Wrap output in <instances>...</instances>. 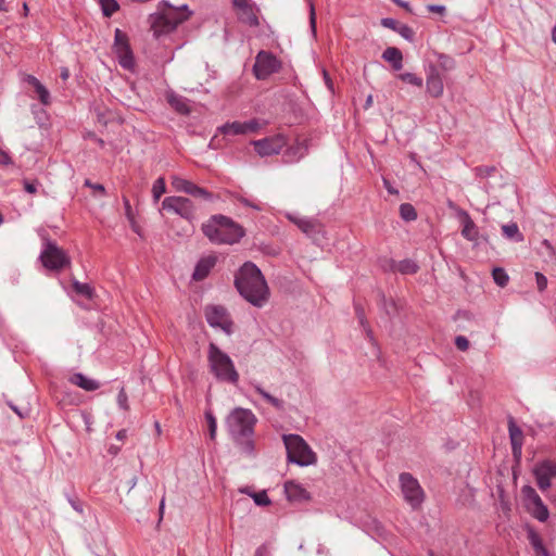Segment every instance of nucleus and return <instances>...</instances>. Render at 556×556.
<instances>
[{
  "mask_svg": "<svg viewBox=\"0 0 556 556\" xmlns=\"http://www.w3.org/2000/svg\"><path fill=\"white\" fill-rule=\"evenodd\" d=\"M150 18L151 28L153 30L154 37L156 38L163 35H167L177 28L175 26V22L172 23L163 13L151 15Z\"/></svg>",
  "mask_w": 556,
  "mask_h": 556,
  "instance_id": "obj_18",
  "label": "nucleus"
},
{
  "mask_svg": "<svg viewBox=\"0 0 556 556\" xmlns=\"http://www.w3.org/2000/svg\"><path fill=\"white\" fill-rule=\"evenodd\" d=\"M166 192V184L163 177H159L152 186L153 200L156 202Z\"/></svg>",
  "mask_w": 556,
  "mask_h": 556,
  "instance_id": "obj_43",
  "label": "nucleus"
},
{
  "mask_svg": "<svg viewBox=\"0 0 556 556\" xmlns=\"http://www.w3.org/2000/svg\"><path fill=\"white\" fill-rule=\"evenodd\" d=\"M396 33L405 40L413 42L415 40V31L406 24H401Z\"/></svg>",
  "mask_w": 556,
  "mask_h": 556,
  "instance_id": "obj_46",
  "label": "nucleus"
},
{
  "mask_svg": "<svg viewBox=\"0 0 556 556\" xmlns=\"http://www.w3.org/2000/svg\"><path fill=\"white\" fill-rule=\"evenodd\" d=\"M528 511L532 515V517H534L536 520L541 522L546 521L549 517L548 508L544 503L533 507Z\"/></svg>",
  "mask_w": 556,
  "mask_h": 556,
  "instance_id": "obj_38",
  "label": "nucleus"
},
{
  "mask_svg": "<svg viewBox=\"0 0 556 556\" xmlns=\"http://www.w3.org/2000/svg\"><path fill=\"white\" fill-rule=\"evenodd\" d=\"M73 290L78 294L84 296L87 300H92L94 296V289L85 282H80L77 279L72 280Z\"/></svg>",
  "mask_w": 556,
  "mask_h": 556,
  "instance_id": "obj_30",
  "label": "nucleus"
},
{
  "mask_svg": "<svg viewBox=\"0 0 556 556\" xmlns=\"http://www.w3.org/2000/svg\"><path fill=\"white\" fill-rule=\"evenodd\" d=\"M309 26H311L312 31L315 34L316 33V13H315V8H314L313 3L309 4Z\"/></svg>",
  "mask_w": 556,
  "mask_h": 556,
  "instance_id": "obj_58",
  "label": "nucleus"
},
{
  "mask_svg": "<svg viewBox=\"0 0 556 556\" xmlns=\"http://www.w3.org/2000/svg\"><path fill=\"white\" fill-rule=\"evenodd\" d=\"M249 11V15L247 17V22L249 23V25L251 26H257L258 25V18L257 16L252 12V10H248Z\"/></svg>",
  "mask_w": 556,
  "mask_h": 556,
  "instance_id": "obj_63",
  "label": "nucleus"
},
{
  "mask_svg": "<svg viewBox=\"0 0 556 556\" xmlns=\"http://www.w3.org/2000/svg\"><path fill=\"white\" fill-rule=\"evenodd\" d=\"M128 397H127V394L125 392L124 389H122L118 394H117V403H118V406L122 408V409H128Z\"/></svg>",
  "mask_w": 556,
  "mask_h": 556,
  "instance_id": "obj_55",
  "label": "nucleus"
},
{
  "mask_svg": "<svg viewBox=\"0 0 556 556\" xmlns=\"http://www.w3.org/2000/svg\"><path fill=\"white\" fill-rule=\"evenodd\" d=\"M172 185L176 191L184 192V193L188 194L189 192L192 191V187H193L194 182L184 179V178H180L178 176H174Z\"/></svg>",
  "mask_w": 556,
  "mask_h": 556,
  "instance_id": "obj_34",
  "label": "nucleus"
},
{
  "mask_svg": "<svg viewBox=\"0 0 556 556\" xmlns=\"http://www.w3.org/2000/svg\"><path fill=\"white\" fill-rule=\"evenodd\" d=\"M254 556H269L267 547L265 545H261L256 548Z\"/></svg>",
  "mask_w": 556,
  "mask_h": 556,
  "instance_id": "obj_64",
  "label": "nucleus"
},
{
  "mask_svg": "<svg viewBox=\"0 0 556 556\" xmlns=\"http://www.w3.org/2000/svg\"><path fill=\"white\" fill-rule=\"evenodd\" d=\"M252 144L254 146V149L258 155L269 156L274 154H279L287 144V140L283 136L277 135L273 137H266L260 140H253Z\"/></svg>",
  "mask_w": 556,
  "mask_h": 556,
  "instance_id": "obj_14",
  "label": "nucleus"
},
{
  "mask_svg": "<svg viewBox=\"0 0 556 556\" xmlns=\"http://www.w3.org/2000/svg\"><path fill=\"white\" fill-rule=\"evenodd\" d=\"M98 2L105 17H111L119 9L116 0H98Z\"/></svg>",
  "mask_w": 556,
  "mask_h": 556,
  "instance_id": "obj_35",
  "label": "nucleus"
},
{
  "mask_svg": "<svg viewBox=\"0 0 556 556\" xmlns=\"http://www.w3.org/2000/svg\"><path fill=\"white\" fill-rule=\"evenodd\" d=\"M400 216L405 222H413L417 218V212L410 203L400 205Z\"/></svg>",
  "mask_w": 556,
  "mask_h": 556,
  "instance_id": "obj_36",
  "label": "nucleus"
},
{
  "mask_svg": "<svg viewBox=\"0 0 556 556\" xmlns=\"http://www.w3.org/2000/svg\"><path fill=\"white\" fill-rule=\"evenodd\" d=\"M207 361L210 370L216 380L230 384L238 383L239 372L232 359L213 342L208 344Z\"/></svg>",
  "mask_w": 556,
  "mask_h": 556,
  "instance_id": "obj_3",
  "label": "nucleus"
},
{
  "mask_svg": "<svg viewBox=\"0 0 556 556\" xmlns=\"http://www.w3.org/2000/svg\"><path fill=\"white\" fill-rule=\"evenodd\" d=\"M39 185H40L39 181L36 179H34V180L24 179L23 180L24 190L30 194H35L38 191Z\"/></svg>",
  "mask_w": 556,
  "mask_h": 556,
  "instance_id": "obj_49",
  "label": "nucleus"
},
{
  "mask_svg": "<svg viewBox=\"0 0 556 556\" xmlns=\"http://www.w3.org/2000/svg\"><path fill=\"white\" fill-rule=\"evenodd\" d=\"M287 218L314 240H317L319 236L324 237V227L317 219L298 217L290 213L287 214Z\"/></svg>",
  "mask_w": 556,
  "mask_h": 556,
  "instance_id": "obj_16",
  "label": "nucleus"
},
{
  "mask_svg": "<svg viewBox=\"0 0 556 556\" xmlns=\"http://www.w3.org/2000/svg\"><path fill=\"white\" fill-rule=\"evenodd\" d=\"M508 433L510 439V445L514 443H522L523 444V433L519 426L516 425L513 417L508 420Z\"/></svg>",
  "mask_w": 556,
  "mask_h": 556,
  "instance_id": "obj_33",
  "label": "nucleus"
},
{
  "mask_svg": "<svg viewBox=\"0 0 556 556\" xmlns=\"http://www.w3.org/2000/svg\"><path fill=\"white\" fill-rule=\"evenodd\" d=\"M70 381L85 391H96L100 388L99 381L91 379L81 372L72 375Z\"/></svg>",
  "mask_w": 556,
  "mask_h": 556,
  "instance_id": "obj_23",
  "label": "nucleus"
},
{
  "mask_svg": "<svg viewBox=\"0 0 556 556\" xmlns=\"http://www.w3.org/2000/svg\"><path fill=\"white\" fill-rule=\"evenodd\" d=\"M459 220L462 224V236L466 240L472 242L473 248H478L482 243L489 242V237L479 231L478 226L466 211L462 210L459 212Z\"/></svg>",
  "mask_w": 556,
  "mask_h": 556,
  "instance_id": "obj_13",
  "label": "nucleus"
},
{
  "mask_svg": "<svg viewBox=\"0 0 556 556\" xmlns=\"http://www.w3.org/2000/svg\"><path fill=\"white\" fill-rule=\"evenodd\" d=\"M188 194L193 198H199V199H202V200L208 201V202L214 200V194L212 192H210L207 189L202 188L195 184L192 187V191L189 192Z\"/></svg>",
  "mask_w": 556,
  "mask_h": 556,
  "instance_id": "obj_39",
  "label": "nucleus"
},
{
  "mask_svg": "<svg viewBox=\"0 0 556 556\" xmlns=\"http://www.w3.org/2000/svg\"><path fill=\"white\" fill-rule=\"evenodd\" d=\"M256 421L251 409L236 407L226 418V428L232 440H240L243 437H253Z\"/></svg>",
  "mask_w": 556,
  "mask_h": 556,
  "instance_id": "obj_4",
  "label": "nucleus"
},
{
  "mask_svg": "<svg viewBox=\"0 0 556 556\" xmlns=\"http://www.w3.org/2000/svg\"><path fill=\"white\" fill-rule=\"evenodd\" d=\"M9 164H12L11 156L5 151L0 150V165H9Z\"/></svg>",
  "mask_w": 556,
  "mask_h": 556,
  "instance_id": "obj_61",
  "label": "nucleus"
},
{
  "mask_svg": "<svg viewBox=\"0 0 556 556\" xmlns=\"http://www.w3.org/2000/svg\"><path fill=\"white\" fill-rule=\"evenodd\" d=\"M503 236L514 242H522L525 237L519 230L517 223L511 222L502 226Z\"/></svg>",
  "mask_w": 556,
  "mask_h": 556,
  "instance_id": "obj_28",
  "label": "nucleus"
},
{
  "mask_svg": "<svg viewBox=\"0 0 556 556\" xmlns=\"http://www.w3.org/2000/svg\"><path fill=\"white\" fill-rule=\"evenodd\" d=\"M66 498L72 508L78 514L84 513V502L75 494H66Z\"/></svg>",
  "mask_w": 556,
  "mask_h": 556,
  "instance_id": "obj_47",
  "label": "nucleus"
},
{
  "mask_svg": "<svg viewBox=\"0 0 556 556\" xmlns=\"http://www.w3.org/2000/svg\"><path fill=\"white\" fill-rule=\"evenodd\" d=\"M280 68L281 62L274 53L261 50L255 56V63L252 71L256 79L265 80L270 75L279 72Z\"/></svg>",
  "mask_w": 556,
  "mask_h": 556,
  "instance_id": "obj_7",
  "label": "nucleus"
},
{
  "mask_svg": "<svg viewBox=\"0 0 556 556\" xmlns=\"http://www.w3.org/2000/svg\"><path fill=\"white\" fill-rule=\"evenodd\" d=\"M162 208L173 212L189 222L195 218V206L189 198L166 197L162 202Z\"/></svg>",
  "mask_w": 556,
  "mask_h": 556,
  "instance_id": "obj_10",
  "label": "nucleus"
},
{
  "mask_svg": "<svg viewBox=\"0 0 556 556\" xmlns=\"http://www.w3.org/2000/svg\"><path fill=\"white\" fill-rule=\"evenodd\" d=\"M240 492L251 496L257 506H268L271 502L266 491L253 492L248 486L240 489Z\"/></svg>",
  "mask_w": 556,
  "mask_h": 556,
  "instance_id": "obj_31",
  "label": "nucleus"
},
{
  "mask_svg": "<svg viewBox=\"0 0 556 556\" xmlns=\"http://www.w3.org/2000/svg\"><path fill=\"white\" fill-rule=\"evenodd\" d=\"M511 454L515 463L519 464L522 456V443H514V445H511Z\"/></svg>",
  "mask_w": 556,
  "mask_h": 556,
  "instance_id": "obj_52",
  "label": "nucleus"
},
{
  "mask_svg": "<svg viewBox=\"0 0 556 556\" xmlns=\"http://www.w3.org/2000/svg\"><path fill=\"white\" fill-rule=\"evenodd\" d=\"M532 473L539 489L544 492L551 488L552 479L556 478V462L551 459L540 460L534 465Z\"/></svg>",
  "mask_w": 556,
  "mask_h": 556,
  "instance_id": "obj_12",
  "label": "nucleus"
},
{
  "mask_svg": "<svg viewBox=\"0 0 556 556\" xmlns=\"http://www.w3.org/2000/svg\"><path fill=\"white\" fill-rule=\"evenodd\" d=\"M356 312H357V316H358V318H359V323H361V325L364 327V329H365V331H366V336H367V338L369 339V341H374L372 331H371L369 328H367V324H366V321H365V319H364V315H363V313H361V312L358 311V308L356 309Z\"/></svg>",
  "mask_w": 556,
  "mask_h": 556,
  "instance_id": "obj_57",
  "label": "nucleus"
},
{
  "mask_svg": "<svg viewBox=\"0 0 556 556\" xmlns=\"http://www.w3.org/2000/svg\"><path fill=\"white\" fill-rule=\"evenodd\" d=\"M397 78L401 79L403 83L416 86L418 88L422 87L424 85V79L414 73H402L397 76Z\"/></svg>",
  "mask_w": 556,
  "mask_h": 556,
  "instance_id": "obj_42",
  "label": "nucleus"
},
{
  "mask_svg": "<svg viewBox=\"0 0 556 556\" xmlns=\"http://www.w3.org/2000/svg\"><path fill=\"white\" fill-rule=\"evenodd\" d=\"M123 203H124L125 215H126L127 219L130 223H134L135 218H134V214H132V208H131L129 200L126 197L123 198Z\"/></svg>",
  "mask_w": 556,
  "mask_h": 556,
  "instance_id": "obj_56",
  "label": "nucleus"
},
{
  "mask_svg": "<svg viewBox=\"0 0 556 556\" xmlns=\"http://www.w3.org/2000/svg\"><path fill=\"white\" fill-rule=\"evenodd\" d=\"M253 388L257 394H260L268 404H270L277 410L285 409V402L268 393L265 389L262 388L261 384L255 383L253 384Z\"/></svg>",
  "mask_w": 556,
  "mask_h": 556,
  "instance_id": "obj_29",
  "label": "nucleus"
},
{
  "mask_svg": "<svg viewBox=\"0 0 556 556\" xmlns=\"http://www.w3.org/2000/svg\"><path fill=\"white\" fill-rule=\"evenodd\" d=\"M25 81L35 89L37 99L41 104L49 105L51 103V96L49 90L40 83L38 78L33 75H27Z\"/></svg>",
  "mask_w": 556,
  "mask_h": 556,
  "instance_id": "obj_22",
  "label": "nucleus"
},
{
  "mask_svg": "<svg viewBox=\"0 0 556 556\" xmlns=\"http://www.w3.org/2000/svg\"><path fill=\"white\" fill-rule=\"evenodd\" d=\"M166 5H168L169 9L163 12V14L166 15L172 23L175 22L176 27L187 21L192 14V12L188 10L187 4H184L180 8H174L168 3H166Z\"/></svg>",
  "mask_w": 556,
  "mask_h": 556,
  "instance_id": "obj_21",
  "label": "nucleus"
},
{
  "mask_svg": "<svg viewBox=\"0 0 556 556\" xmlns=\"http://www.w3.org/2000/svg\"><path fill=\"white\" fill-rule=\"evenodd\" d=\"M394 4L397 7H401L405 9L407 12L413 13V9L410 7V3L404 0H391Z\"/></svg>",
  "mask_w": 556,
  "mask_h": 556,
  "instance_id": "obj_62",
  "label": "nucleus"
},
{
  "mask_svg": "<svg viewBox=\"0 0 556 556\" xmlns=\"http://www.w3.org/2000/svg\"><path fill=\"white\" fill-rule=\"evenodd\" d=\"M114 49L118 59L119 65L124 70H132L135 66V58L130 48L128 36L121 29H115L114 35Z\"/></svg>",
  "mask_w": 556,
  "mask_h": 556,
  "instance_id": "obj_11",
  "label": "nucleus"
},
{
  "mask_svg": "<svg viewBox=\"0 0 556 556\" xmlns=\"http://www.w3.org/2000/svg\"><path fill=\"white\" fill-rule=\"evenodd\" d=\"M427 92L432 98H440L443 94L444 86L442 77L435 65H429L426 79Z\"/></svg>",
  "mask_w": 556,
  "mask_h": 556,
  "instance_id": "obj_17",
  "label": "nucleus"
},
{
  "mask_svg": "<svg viewBox=\"0 0 556 556\" xmlns=\"http://www.w3.org/2000/svg\"><path fill=\"white\" fill-rule=\"evenodd\" d=\"M260 129V123L256 118H252L245 122H231L226 123L218 127V131L224 136H236V135H245V134H254Z\"/></svg>",
  "mask_w": 556,
  "mask_h": 556,
  "instance_id": "obj_15",
  "label": "nucleus"
},
{
  "mask_svg": "<svg viewBox=\"0 0 556 556\" xmlns=\"http://www.w3.org/2000/svg\"><path fill=\"white\" fill-rule=\"evenodd\" d=\"M494 282L500 287H505L508 283L509 277L504 268L494 267L492 270Z\"/></svg>",
  "mask_w": 556,
  "mask_h": 556,
  "instance_id": "obj_41",
  "label": "nucleus"
},
{
  "mask_svg": "<svg viewBox=\"0 0 556 556\" xmlns=\"http://www.w3.org/2000/svg\"><path fill=\"white\" fill-rule=\"evenodd\" d=\"M282 440L287 451L288 463H292L301 467L316 463V454L301 435L294 433L285 434Z\"/></svg>",
  "mask_w": 556,
  "mask_h": 556,
  "instance_id": "obj_5",
  "label": "nucleus"
},
{
  "mask_svg": "<svg viewBox=\"0 0 556 556\" xmlns=\"http://www.w3.org/2000/svg\"><path fill=\"white\" fill-rule=\"evenodd\" d=\"M380 23L383 27L392 29L395 33L396 29H399V26L401 25V23H399L396 20L392 17H383L381 18Z\"/></svg>",
  "mask_w": 556,
  "mask_h": 556,
  "instance_id": "obj_50",
  "label": "nucleus"
},
{
  "mask_svg": "<svg viewBox=\"0 0 556 556\" xmlns=\"http://www.w3.org/2000/svg\"><path fill=\"white\" fill-rule=\"evenodd\" d=\"M455 345L459 351H466L469 348V341L464 336H457L455 338Z\"/></svg>",
  "mask_w": 556,
  "mask_h": 556,
  "instance_id": "obj_54",
  "label": "nucleus"
},
{
  "mask_svg": "<svg viewBox=\"0 0 556 556\" xmlns=\"http://www.w3.org/2000/svg\"><path fill=\"white\" fill-rule=\"evenodd\" d=\"M521 495L523 497L526 507L528 506V504H531V502H533L536 498V496H539L535 489L528 484L521 488Z\"/></svg>",
  "mask_w": 556,
  "mask_h": 556,
  "instance_id": "obj_45",
  "label": "nucleus"
},
{
  "mask_svg": "<svg viewBox=\"0 0 556 556\" xmlns=\"http://www.w3.org/2000/svg\"><path fill=\"white\" fill-rule=\"evenodd\" d=\"M205 419L208 427V435L211 440H215L217 431V421L212 410H205Z\"/></svg>",
  "mask_w": 556,
  "mask_h": 556,
  "instance_id": "obj_44",
  "label": "nucleus"
},
{
  "mask_svg": "<svg viewBox=\"0 0 556 556\" xmlns=\"http://www.w3.org/2000/svg\"><path fill=\"white\" fill-rule=\"evenodd\" d=\"M285 493L290 501H301L308 498L307 491L294 481H287L285 483Z\"/></svg>",
  "mask_w": 556,
  "mask_h": 556,
  "instance_id": "obj_24",
  "label": "nucleus"
},
{
  "mask_svg": "<svg viewBox=\"0 0 556 556\" xmlns=\"http://www.w3.org/2000/svg\"><path fill=\"white\" fill-rule=\"evenodd\" d=\"M399 479L405 501L412 506V508H418L425 498L424 490L421 489L418 480L409 472H402Z\"/></svg>",
  "mask_w": 556,
  "mask_h": 556,
  "instance_id": "obj_8",
  "label": "nucleus"
},
{
  "mask_svg": "<svg viewBox=\"0 0 556 556\" xmlns=\"http://www.w3.org/2000/svg\"><path fill=\"white\" fill-rule=\"evenodd\" d=\"M239 294L255 307H263L269 298V289L261 269L252 262H245L235 277Z\"/></svg>",
  "mask_w": 556,
  "mask_h": 556,
  "instance_id": "obj_1",
  "label": "nucleus"
},
{
  "mask_svg": "<svg viewBox=\"0 0 556 556\" xmlns=\"http://www.w3.org/2000/svg\"><path fill=\"white\" fill-rule=\"evenodd\" d=\"M380 306L389 317L394 316L397 312L395 302L392 299L388 300L383 293L380 294Z\"/></svg>",
  "mask_w": 556,
  "mask_h": 556,
  "instance_id": "obj_40",
  "label": "nucleus"
},
{
  "mask_svg": "<svg viewBox=\"0 0 556 556\" xmlns=\"http://www.w3.org/2000/svg\"><path fill=\"white\" fill-rule=\"evenodd\" d=\"M529 540H530V544L531 546L533 547V549L538 553V554H541L543 556H548V551L547 548L545 547L542 539L534 532H532L530 535H529Z\"/></svg>",
  "mask_w": 556,
  "mask_h": 556,
  "instance_id": "obj_37",
  "label": "nucleus"
},
{
  "mask_svg": "<svg viewBox=\"0 0 556 556\" xmlns=\"http://www.w3.org/2000/svg\"><path fill=\"white\" fill-rule=\"evenodd\" d=\"M475 170L478 177L488 178L496 172V168L494 166H478Z\"/></svg>",
  "mask_w": 556,
  "mask_h": 556,
  "instance_id": "obj_48",
  "label": "nucleus"
},
{
  "mask_svg": "<svg viewBox=\"0 0 556 556\" xmlns=\"http://www.w3.org/2000/svg\"><path fill=\"white\" fill-rule=\"evenodd\" d=\"M204 315L212 328H219L228 336L233 332V321L223 305H207L204 309Z\"/></svg>",
  "mask_w": 556,
  "mask_h": 556,
  "instance_id": "obj_9",
  "label": "nucleus"
},
{
  "mask_svg": "<svg viewBox=\"0 0 556 556\" xmlns=\"http://www.w3.org/2000/svg\"><path fill=\"white\" fill-rule=\"evenodd\" d=\"M233 443L240 448L241 453L253 456L255 453V443L252 437H243L240 440H232Z\"/></svg>",
  "mask_w": 556,
  "mask_h": 556,
  "instance_id": "obj_32",
  "label": "nucleus"
},
{
  "mask_svg": "<svg viewBox=\"0 0 556 556\" xmlns=\"http://www.w3.org/2000/svg\"><path fill=\"white\" fill-rule=\"evenodd\" d=\"M85 186H87V187H89V188L93 189L94 191H98V192H100L102 194L105 193V188L101 184H93V182H91L90 180L87 179L85 181Z\"/></svg>",
  "mask_w": 556,
  "mask_h": 556,
  "instance_id": "obj_60",
  "label": "nucleus"
},
{
  "mask_svg": "<svg viewBox=\"0 0 556 556\" xmlns=\"http://www.w3.org/2000/svg\"><path fill=\"white\" fill-rule=\"evenodd\" d=\"M382 59L389 62L394 71H400L403 67V54L399 48L388 47L382 52Z\"/></svg>",
  "mask_w": 556,
  "mask_h": 556,
  "instance_id": "obj_25",
  "label": "nucleus"
},
{
  "mask_svg": "<svg viewBox=\"0 0 556 556\" xmlns=\"http://www.w3.org/2000/svg\"><path fill=\"white\" fill-rule=\"evenodd\" d=\"M535 281H536L538 290L540 292H543L546 290L547 278L542 273H539V271L535 273Z\"/></svg>",
  "mask_w": 556,
  "mask_h": 556,
  "instance_id": "obj_51",
  "label": "nucleus"
},
{
  "mask_svg": "<svg viewBox=\"0 0 556 556\" xmlns=\"http://www.w3.org/2000/svg\"><path fill=\"white\" fill-rule=\"evenodd\" d=\"M236 200L238 202H240L241 204H243L244 206L251 207V208H253L255 211H262L261 204L252 202V201H250L249 199H247V198H244L242 195H237Z\"/></svg>",
  "mask_w": 556,
  "mask_h": 556,
  "instance_id": "obj_53",
  "label": "nucleus"
},
{
  "mask_svg": "<svg viewBox=\"0 0 556 556\" xmlns=\"http://www.w3.org/2000/svg\"><path fill=\"white\" fill-rule=\"evenodd\" d=\"M427 10L429 12L438 13L441 15L445 14V12H446L445 5H442V4H428Z\"/></svg>",
  "mask_w": 556,
  "mask_h": 556,
  "instance_id": "obj_59",
  "label": "nucleus"
},
{
  "mask_svg": "<svg viewBox=\"0 0 556 556\" xmlns=\"http://www.w3.org/2000/svg\"><path fill=\"white\" fill-rule=\"evenodd\" d=\"M307 152V147L302 142L287 148L283 152V159L287 163H293L300 161Z\"/></svg>",
  "mask_w": 556,
  "mask_h": 556,
  "instance_id": "obj_26",
  "label": "nucleus"
},
{
  "mask_svg": "<svg viewBox=\"0 0 556 556\" xmlns=\"http://www.w3.org/2000/svg\"><path fill=\"white\" fill-rule=\"evenodd\" d=\"M390 263L391 269L397 270L402 275H414L419 270V265L410 258L402 260L399 263H395V261L391 260Z\"/></svg>",
  "mask_w": 556,
  "mask_h": 556,
  "instance_id": "obj_27",
  "label": "nucleus"
},
{
  "mask_svg": "<svg viewBox=\"0 0 556 556\" xmlns=\"http://www.w3.org/2000/svg\"><path fill=\"white\" fill-rule=\"evenodd\" d=\"M39 260L47 269L54 271H60L71 264L67 253L48 238L43 240V248Z\"/></svg>",
  "mask_w": 556,
  "mask_h": 556,
  "instance_id": "obj_6",
  "label": "nucleus"
},
{
  "mask_svg": "<svg viewBox=\"0 0 556 556\" xmlns=\"http://www.w3.org/2000/svg\"><path fill=\"white\" fill-rule=\"evenodd\" d=\"M216 264V257L215 256H206L202 257L195 264L192 279L195 281H202L204 280L213 269V267Z\"/></svg>",
  "mask_w": 556,
  "mask_h": 556,
  "instance_id": "obj_20",
  "label": "nucleus"
},
{
  "mask_svg": "<svg viewBox=\"0 0 556 556\" xmlns=\"http://www.w3.org/2000/svg\"><path fill=\"white\" fill-rule=\"evenodd\" d=\"M165 99L176 113L180 115H189L191 113L189 100L176 93L174 90H168L165 94Z\"/></svg>",
  "mask_w": 556,
  "mask_h": 556,
  "instance_id": "obj_19",
  "label": "nucleus"
},
{
  "mask_svg": "<svg viewBox=\"0 0 556 556\" xmlns=\"http://www.w3.org/2000/svg\"><path fill=\"white\" fill-rule=\"evenodd\" d=\"M203 235L214 244H235L244 236V228L232 218L223 215H212L207 222L202 224Z\"/></svg>",
  "mask_w": 556,
  "mask_h": 556,
  "instance_id": "obj_2",
  "label": "nucleus"
}]
</instances>
